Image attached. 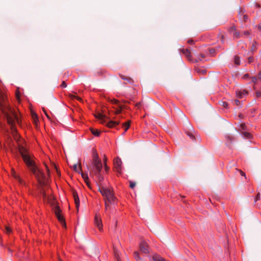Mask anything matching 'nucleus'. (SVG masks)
I'll list each match as a JSON object with an SVG mask.
<instances>
[{
    "label": "nucleus",
    "mask_w": 261,
    "mask_h": 261,
    "mask_svg": "<svg viewBox=\"0 0 261 261\" xmlns=\"http://www.w3.org/2000/svg\"><path fill=\"white\" fill-rule=\"evenodd\" d=\"M19 151L29 169L38 179L40 186V193L43 199L44 200L46 199L47 197L46 191L47 190L48 186L44 174L37 167L33 159L34 156L27 150L23 148V147L21 146L19 148Z\"/></svg>",
    "instance_id": "nucleus-1"
},
{
    "label": "nucleus",
    "mask_w": 261,
    "mask_h": 261,
    "mask_svg": "<svg viewBox=\"0 0 261 261\" xmlns=\"http://www.w3.org/2000/svg\"><path fill=\"white\" fill-rule=\"evenodd\" d=\"M0 108L5 114L8 123L10 125L12 130H15L16 122L19 123V118L16 113L10 108L5 101V97L0 93Z\"/></svg>",
    "instance_id": "nucleus-2"
},
{
    "label": "nucleus",
    "mask_w": 261,
    "mask_h": 261,
    "mask_svg": "<svg viewBox=\"0 0 261 261\" xmlns=\"http://www.w3.org/2000/svg\"><path fill=\"white\" fill-rule=\"evenodd\" d=\"M102 167V163L101 160L98 158V155L96 151L94 150L93 151V161L92 164L90 166H87L88 170L92 169L93 172L97 173L100 170H101Z\"/></svg>",
    "instance_id": "nucleus-3"
},
{
    "label": "nucleus",
    "mask_w": 261,
    "mask_h": 261,
    "mask_svg": "<svg viewBox=\"0 0 261 261\" xmlns=\"http://www.w3.org/2000/svg\"><path fill=\"white\" fill-rule=\"evenodd\" d=\"M99 191L105 197V201H108L110 203H112L115 200L114 194L110 189L101 187L99 188Z\"/></svg>",
    "instance_id": "nucleus-4"
},
{
    "label": "nucleus",
    "mask_w": 261,
    "mask_h": 261,
    "mask_svg": "<svg viewBox=\"0 0 261 261\" xmlns=\"http://www.w3.org/2000/svg\"><path fill=\"white\" fill-rule=\"evenodd\" d=\"M54 212L55 215L58 218V220L60 222L61 224L64 227H66V223L64 217L61 215V210L60 209L59 206L56 205L54 208Z\"/></svg>",
    "instance_id": "nucleus-5"
},
{
    "label": "nucleus",
    "mask_w": 261,
    "mask_h": 261,
    "mask_svg": "<svg viewBox=\"0 0 261 261\" xmlns=\"http://www.w3.org/2000/svg\"><path fill=\"white\" fill-rule=\"evenodd\" d=\"M121 165H122V162L121 159L117 157L114 160V167L116 170L117 172L120 173L121 172Z\"/></svg>",
    "instance_id": "nucleus-6"
},
{
    "label": "nucleus",
    "mask_w": 261,
    "mask_h": 261,
    "mask_svg": "<svg viewBox=\"0 0 261 261\" xmlns=\"http://www.w3.org/2000/svg\"><path fill=\"white\" fill-rule=\"evenodd\" d=\"M95 117L100 120V122L103 124H105V119H109L106 115L102 114L100 113H97L95 115Z\"/></svg>",
    "instance_id": "nucleus-7"
},
{
    "label": "nucleus",
    "mask_w": 261,
    "mask_h": 261,
    "mask_svg": "<svg viewBox=\"0 0 261 261\" xmlns=\"http://www.w3.org/2000/svg\"><path fill=\"white\" fill-rule=\"evenodd\" d=\"M94 222L95 225L98 228L99 230L101 231L102 230V221L100 218L97 215H96L95 216Z\"/></svg>",
    "instance_id": "nucleus-8"
},
{
    "label": "nucleus",
    "mask_w": 261,
    "mask_h": 261,
    "mask_svg": "<svg viewBox=\"0 0 261 261\" xmlns=\"http://www.w3.org/2000/svg\"><path fill=\"white\" fill-rule=\"evenodd\" d=\"M140 251L143 253L147 254V253H149V251L148 249V246L144 242H142L140 244Z\"/></svg>",
    "instance_id": "nucleus-9"
},
{
    "label": "nucleus",
    "mask_w": 261,
    "mask_h": 261,
    "mask_svg": "<svg viewBox=\"0 0 261 261\" xmlns=\"http://www.w3.org/2000/svg\"><path fill=\"white\" fill-rule=\"evenodd\" d=\"M72 193L73 197L74 198L76 207L77 209H78L79 207L80 206V200H79V198L77 193L74 190H72Z\"/></svg>",
    "instance_id": "nucleus-10"
},
{
    "label": "nucleus",
    "mask_w": 261,
    "mask_h": 261,
    "mask_svg": "<svg viewBox=\"0 0 261 261\" xmlns=\"http://www.w3.org/2000/svg\"><path fill=\"white\" fill-rule=\"evenodd\" d=\"M89 170L90 174L91 176H92V175H95L98 178V180L99 181H101V180H103V177L100 174V172H101V170H100L97 173L93 172L92 171V169H89Z\"/></svg>",
    "instance_id": "nucleus-11"
},
{
    "label": "nucleus",
    "mask_w": 261,
    "mask_h": 261,
    "mask_svg": "<svg viewBox=\"0 0 261 261\" xmlns=\"http://www.w3.org/2000/svg\"><path fill=\"white\" fill-rule=\"evenodd\" d=\"M248 94V92L245 90H237L236 91V95L238 98H242L244 95H247Z\"/></svg>",
    "instance_id": "nucleus-12"
},
{
    "label": "nucleus",
    "mask_w": 261,
    "mask_h": 261,
    "mask_svg": "<svg viewBox=\"0 0 261 261\" xmlns=\"http://www.w3.org/2000/svg\"><path fill=\"white\" fill-rule=\"evenodd\" d=\"M177 111L179 112V114L180 115L181 118L183 119V120H184L185 121V122L186 123H187V124H188L189 125V129L192 130L193 129V127L189 124L188 120L187 117H186V116L179 110L177 109Z\"/></svg>",
    "instance_id": "nucleus-13"
},
{
    "label": "nucleus",
    "mask_w": 261,
    "mask_h": 261,
    "mask_svg": "<svg viewBox=\"0 0 261 261\" xmlns=\"http://www.w3.org/2000/svg\"><path fill=\"white\" fill-rule=\"evenodd\" d=\"M119 124V121L111 120L106 123V125L109 127H113Z\"/></svg>",
    "instance_id": "nucleus-14"
},
{
    "label": "nucleus",
    "mask_w": 261,
    "mask_h": 261,
    "mask_svg": "<svg viewBox=\"0 0 261 261\" xmlns=\"http://www.w3.org/2000/svg\"><path fill=\"white\" fill-rule=\"evenodd\" d=\"M226 144L228 147H230L232 141L234 140V138L232 136H227L226 137Z\"/></svg>",
    "instance_id": "nucleus-15"
},
{
    "label": "nucleus",
    "mask_w": 261,
    "mask_h": 261,
    "mask_svg": "<svg viewBox=\"0 0 261 261\" xmlns=\"http://www.w3.org/2000/svg\"><path fill=\"white\" fill-rule=\"evenodd\" d=\"M81 175L88 187H90V182L87 173H81Z\"/></svg>",
    "instance_id": "nucleus-16"
},
{
    "label": "nucleus",
    "mask_w": 261,
    "mask_h": 261,
    "mask_svg": "<svg viewBox=\"0 0 261 261\" xmlns=\"http://www.w3.org/2000/svg\"><path fill=\"white\" fill-rule=\"evenodd\" d=\"M181 51L188 59H191V52L189 49H182Z\"/></svg>",
    "instance_id": "nucleus-17"
},
{
    "label": "nucleus",
    "mask_w": 261,
    "mask_h": 261,
    "mask_svg": "<svg viewBox=\"0 0 261 261\" xmlns=\"http://www.w3.org/2000/svg\"><path fill=\"white\" fill-rule=\"evenodd\" d=\"M118 108H116L115 107H113V108L116 109V111L114 112V113L116 115L121 113L122 110L123 109V106L120 105H118Z\"/></svg>",
    "instance_id": "nucleus-18"
},
{
    "label": "nucleus",
    "mask_w": 261,
    "mask_h": 261,
    "mask_svg": "<svg viewBox=\"0 0 261 261\" xmlns=\"http://www.w3.org/2000/svg\"><path fill=\"white\" fill-rule=\"evenodd\" d=\"M120 76L122 80L126 81L128 83H132L133 82V79L129 77H126L123 75H120Z\"/></svg>",
    "instance_id": "nucleus-19"
},
{
    "label": "nucleus",
    "mask_w": 261,
    "mask_h": 261,
    "mask_svg": "<svg viewBox=\"0 0 261 261\" xmlns=\"http://www.w3.org/2000/svg\"><path fill=\"white\" fill-rule=\"evenodd\" d=\"M153 259L154 261H166L164 258L156 254L153 255Z\"/></svg>",
    "instance_id": "nucleus-20"
},
{
    "label": "nucleus",
    "mask_w": 261,
    "mask_h": 261,
    "mask_svg": "<svg viewBox=\"0 0 261 261\" xmlns=\"http://www.w3.org/2000/svg\"><path fill=\"white\" fill-rule=\"evenodd\" d=\"M12 175L18 181L19 183L22 184V180L20 179V177L16 174L14 170H12Z\"/></svg>",
    "instance_id": "nucleus-21"
},
{
    "label": "nucleus",
    "mask_w": 261,
    "mask_h": 261,
    "mask_svg": "<svg viewBox=\"0 0 261 261\" xmlns=\"http://www.w3.org/2000/svg\"><path fill=\"white\" fill-rule=\"evenodd\" d=\"M90 130L92 134L95 136H99L100 135V132L98 129H95L94 128H91Z\"/></svg>",
    "instance_id": "nucleus-22"
},
{
    "label": "nucleus",
    "mask_w": 261,
    "mask_h": 261,
    "mask_svg": "<svg viewBox=\"0 0 261 261\" xmlns=\"http://www.w3.org/2000/svg\"><path fill=\"white\" fill-rule=\"evenodd\" d=\"M114 251L115 257L116 259V261H120V257H119V255L118 250L116 248H114Z\"/></svg>",
    "instance_id": "nucleus-23"
},
{
    "label": "nucleus",
    "mask_w": 261,
    "mask_h": 261,
    "mask_svg": "<svg viewBox=\"0 0 261 261\" xmlns=\"http://www.w3.org/2000/svg\"><path fill=\"white\" fill-rule=\"evenodd\" d=\"M32 119H33L34 123L36 124L37 123V121H38L37 114L35 113L32 112Z\"/></svg>",
    "instance_id": "nucleus-24"
},
{
    "label": "nucleus",
    "mask_w": 261,
    "mask_h": 261,
    "mask_svg": "<svg viewBox=\"0 0 261 261\" xmlns=\"http://www.w3.org/2000/svg\"><path fill=\"white\" fill-rule=\"evenodd\" d=\"M134 257L137 261H143V259L140 257L138 252L136 251L134 253Z\"/></svg>",
    "instance_id": "nucleus-25"
},
{
    "label": "nucleus",
    "mask_w": 261,
    "mask_h": 261,
    "mask_svg": "<svg viewBox=\"0 0 261 261\" xmlns=\"http://www.w3.org/2000/svg\"><path fill=\"white\" fill-rule=\"evenodd\" d=\"M243 137L245 138L250 139L251 137V134L247 132H243L242 133Z\"/></svg>",
    "instance_id": "nucleus-26"
},
{
    "label": "nucleus",
    "mask_w": 261,
    "mask_h": 261,
    "mask_svg": "<svg viewBox=\"0 0 261 261\" xmlns=\"http://www.w3.org/2000/svg\"><path fill=\"white\" fill-rule=\"evenodd\" d=\"M234 62L235 64L239 65L240 64V57L237 56H235L234 57Z\"/></svg>",
    "instance_id": "nucleus-27"
},
{
    "label": "nucleus",
    "mask_w": 261,
    "mask_h": 261,
    "mask_svg": "<svg viewBox=\"0 0 261 261\" xmlns=\"http://www.w3.org/2000/svg\"><path fill=\"white\" fill-rule=\"evenodd\" d=\"M4 227H5V231L7 234H9L12 232L11 228L9 226L5 225Z\"/></svg>",
    "instance_id": "nucleus-28"
},
{
    "label": "nucleus",
    "mask_w": 261,
    "mask_h": 261,
    "mask_svg": "<svg viewBox=\"0 0 261 261\" xmlns=\"http://www.w3.org/2000/svg\"><path fill=\"white\" fill-rule=\"evenodd\" d=\"M130 124V121H128L127 122H125V123L123 124V126L125 127L124 131L126 132L129 127Z\"/></svg>",
    "instance_id": "nucleus-29"
},
{
    "label": "nucleus",
    "mask_w": 261,
    "mask_h": 261,
    "mask_svg": "<svg viewBox=\"0 0 261 261\" xmlns=\"http://www.w3.org/2000/svg\"><path fill=\"white\" fill-rule=\"evenodd\" d=\"M110 101L112 103V104H114V105H117V106L118 105H120L119 104V101L117 100V99H110Z\"/></svg>",
    "instance_id": "nucleus-30"
},
{
    "label": "nucleus",
    "mask_w": 261,
    "mask_h": 261,
    "mask_svg": "<svg viewBox=\"0 0 261 261\" xmlns=\"http://www.w3.org/2000/svg\"><path fill=\"white\" fill-rule=\"evenodd\" d=\"M219 103H220V105L222 106L224 108H227L228 103L226 101H221L219 102Z\"/></svg>",
    "instance_id": "nucleus-31"
},
{
    "label": "nucleus",
    "mask_w": 261,
    "mask_h": 261,
    "mask_svg": "<svg viewBox=\"0 0 261 261\" xmlns=\"http://www.w3.org/2000/svg\"><path fill=\"white\" fill-rule=\"evenodd\" d=\"M136 183L135 182L129 181V187L131 189H133L136 186Z\"/></svg>",
    "instance_id": "nucleus-32"
},
{
    "label": "nucleus",
    "mask_w": 261,
    "mask_h": 261,
    "mask_svg": "<svg viewBox=\"0 0 261 261\" xmlns=\"http://www.w3.org/2000/svg\"><path fill=\"white\" fill-rule=\"evenodd\" d=\"M187 134L190 137V138L191 139H192L193 140L195 139L194 136L193 135V134L191 132H188L187 133Z\"/></svg>",
    "instance_id": "nucleus-33"
},
{
    "label": "nucleus",
    "mask_w": 261,
    "mask_h": 261,
    "mask_svg": "<svg viewBox=\"0 0 261 261\" xmlns=\"http://www.w3.org/2000/svg\"><path fill=\"white\" fill-rule=\"evenodd\" d=\"M73 169L75 172H79V170L77 168V163H75L73 165Z\"/></svg>",
    "instance_id": "nucleus-34"
},
{
    "label": "nucleus",
    "mask_w": 261,
    "mask_h": 261,
    "mask_svg": "<svg viewBox=\"0 0 261 261\" xmlns=\"http://www.w3.org/2000/svg\"><path fill=\"white\" fill-rule=\"evenodd\" d=\"M197 72L200 74H204L206 72V70L205 69H198L197 70Z\"/></svg>",
    "instance_id": "nucleus-35"
},
{
    "label": "nucleus",
    "mask_w": 261,
    "mask_h": 261,
    "mask_svg": "<svg viewBox=\"0 0 261 261\" xmlns=\"http://www.w3.org/2000/svg\"><path fill=\"white\" fill-rule=\"evenodd\" d=\"M70 96L72 98H76V99H77L79 101H82V98L79 97H77L75 95H71V94H70Z\"/></svg>",
    "instance_id": "nucleus-36"
},
{
    "label": "nucleus",
    "mask_w": 261,
    "mask_h": 261,
    "mask_svg": "<svg viewBox=\"0 0 261 261\" xmlns=\"http://www.w3.org/2000/svg\"><path fill=\"white\" fill-rule=\"evenodd\" d=\"M233 36L236 38H239L240 37V33L239 32H237L236 31H235L233 33Z\"/></svg>",
    "instance_id": "nucleus-37"
},
{
    "label": "nucleus",
    "mask_w": 261,
    "mask_h": 261,
    "mask_svg": "<svg viewBox=\"0 0 261 261\" xmlns=\"http://www.w3.org/2000/svg\"><path fill=\"white\" fill-rule=\"evenodd\" d=\"M255 42H254V43H253V44L250 48L251 52H253L256 49V46H255Z\"/></svg>",
    "instance_id": "nucleus-38"
},
{
    "label": "nucleus",
    "mask_w": 261,
    "mask_h": 261,
    "mask_svg": "<svg viewBox=\"0 0 261 261\" xmlns=\"http://www.w3.org/2000/svg\"><path fill=\"white\" fill-rule=\"evenodd\" d=\"M232 102H234L237 106H239L240 104V101L238 99H234L232 100Z\"/></svg>",
    "instance_id": "nucleus-39"
},
{
    "label": "nucleus",
    "mask_w": 261,
    "mask_h": 261,
    "mask_svg": "<svg viewBox=\"0 0 261 261\" xmlns=\"http://www.w3.org/2000/svg\"><path fill=\"white\" fill-rule=\"evenodd\" d=\"M235 31H236V28H235V27L234 26L231 27L229 29V31L230 32H233V33Z\"/></svg>",
    "instance_id": "nucleus-40"
},
{
    "label": "nucleus",
    "mask_w": 261,
    "mask_h": 261,
    "mask_svg": "<svg viewBox=\"0 0 261 261\" xmlns=\"http://www.w3.org/2000/svg\"><path fill=\"white\" fill-rule=\"evenodd\" d=\"M253 61V58L252 57H250L248 58V62L249 63H251Z\"/></svg>",
    "instance_id": "nucleus-41"
},
{
    "label": "nucleus",
    "mask_w": 261,
    "mask_h": 261,
    "mask_svg": "<svg viewBox=\"0 0 261 261\" xmlns=\"http://www.w3.org/2000/svg\"><path fill=\"white\" fill-rule=\"evenodd\" d=\"M257 80V77L256 76H253L251 78V81L253 83H255Z\"/></svg>",
    "instance_id": "nucleus-42"
},
{
    "label": "nucleus",
    "mask_w": 261,
    "mask_h": 261,
    "mask_svg": "<svg viewBox=\"0 0 261 261\" xmlns=\"http://www.w3.org/2000/svg\"><path fill=\"white\" fill-rule=\"evenodd\" d=\"M61 87L62 88H65L67 87V85L64 81L62 82V83L61 85Z\"/></svg>",
    "instance_id": "nucleus-43"
},
{
    "label": "nucleus",
    "mask_w": 261,
    "mask_h": 261,
    "mask_svg": "<svg viewBox=\"0 0 261 261\" xmlns=\"http://www.w3.org/2000/svg\"><path fill=\"white\" fill-rule=\"evenodd\" d=\"M109 202L107 201H105V207L106 209H108L109 207Z\"/></svg>",
    "instance_id": "nucleus-44"
},
{
    "label": "nucleus",
    "mask_w": 261,
    "mask_h": 261,
    "mask_svg": "<svg viewBox=\"0 0 261 261\" xmlns=\"http://www.w3.org/2000/svg\"><path fill=\"white\" fill-rule=\"evenodd\" d=\"M256 96L257 97H259L261 96V92L257 91L256 92Z\"/></svg>",
    "instance_id": "nucleus-45"
},
{
    "label": "nucleus",
    "mask_w": 261,
    "mask_h": 261,
    "mask_svg": "<svg viewBox=\"0 0 261 261\" xmlns=\"http://www.w3.org/2000/svg\"><path fill=\"white\" fill-rule=\"evenodd\" d=\"M260 199V193H258L257 194L256 198H255V201H257Z\"/></svg>",
    "instance_id": "nucleus-46"
},
{
    "label": "nucleus",
    "mask_w": 261,
    "mask_h": 261,
    "mask_svg": "<svg viewBox=\"0 0 261 261\" xmlns=\"http://www.w3.org/2000/svg\"><path fill=\"white\" fill-rule=\"evenodd\" d=\"M243 19L244 21H246L248 19V16L246 15H243Z\"/></svg>",
    "instance_id": "nucleus-47"
},
{
    "label": "nucleus",
    "mask_w": 261,
    "mask_h": 261,
    "mask_svg": "<svg viewBox=\"0 0 261 261\" xmlns=\"http://www.w3.org/2000/svg\"><path fill=\"white\" fill-rule=\"evenodd\" d=\"M256 77H257V80L261 79V72L258 73V74L257 76H256Z\"/></svg>",
    "instance_id": "nucleus-48"
},
{
    "label": "nucleus",
    "mask_w": 261,
    "mask_h": 261,
    "mask_svg": "<svg viewBox=\"0 0 261 261\" xmlns=\"http://www.w3.org/2000/svg\"><path fill=\"white\" fill-rule=\"evenodd\" d=\"M240 126L243 129H245L246 125L245 124H241Z\"/></svg>",
    "instance_id": "nucleus-49"
},
{
    "label": "nucleus",
    "mask_w": 261,
    "mask_h": 261,
    "mask_svg": "<svg viewBox=\"0 0 261 261\" xmlns=\"http://www.w3.org/2000/svg\"><path fill=\"white\" fill-rule=\"evenodd\" d=\"M240 173H241V175L245 176L246 175H245V173L244 172H243L241 170H240Z\"/></svg>",
    "instance_id": "nucleus-50"
},
{
    "label": "nucleus",
    "mask_w": 261,
    "mask_h": 261,
    "mask_svg": "<svg viewBox=\"0 0 261 261\" xmlns=\"http://www.w3.org/2000/svg\"><path fill=\"white\" fill-rule=\"evenodd\" d=\"M244 34L245 35H249V32L248 31H245V32H244Z\"/></svg>",
    "instance_id": "nucleus-51"
},
{
    "label": "nucleus",
    "mask_w": 261,
    "mask_h": 261,
    "mask_svg": "<svg viewBox=\"0 0 261 261\" xmlns=\"http://www.w3.org/2000/svg\"><path fill=\"white\" fill-rule=\"evenodd\" d=\"M45 115H46V116L47 117V118H48V119H50V117L49 116V115H48V114L47 113V112H45Z\"/></svg>",
    "instance_id": "nucleus-52"
},
{
    "label": "nucleus",
    "mask_w": 261,
    "mask_h": 261,
    "mask_svg": "<svg viewBox=\"0 0 261 261\" xmlns=\"http://www.w3.org/2000/svg\"><path fill=\"white\" fill-rule=\"evenodd\" d=\"M193 41L192 40H189L188 41V42L190 44H192L193 43Z\"/></svg>",
    "instance_id": "nucleus-53"
},
{
    "label": "nucleus",
    "mask_w": 261,
    "mask_h": 261,
    "mask_svg": "<svg viewBox=\"0 0 261 261\" xmlns=\"http://www.w3.org/2000/svg\"><path fill=\"white\" fill-rule=\"evenodd\" d=\"M105 170H106V171H108V169H109L108 167L106 164H105Z\"/></svg>",
    "instance_id": "nucleus-54"
},
{
    "label": "nucleus",
    "mask_w": 261,
    "mask_h": 261,
    "mask_svg": "<svg viewBox=\"0 0 261 261\" xmlns=\"http://www.w3.org/2000/svg\"><path fill=\"white\" fill-rule=\"evenodd\" d=\"M248 77V74H245V75L243 76V77H244V79L247 78V77Z\"/></svg>",
    "instance_id": "nucleus-55"
},
{
    "label": "nucleus",
    "mask_w": 261,
    "mask_h": 261,
    "mask_svg": "<svg viewBox=\"0 0 261 261\" xmlns=\"http://www.w3.org/2000/svg\"><path fill=\"white\" fill-rule=\"evenodd\" d=\"M258 30H261V24H259L257 27Z\"/></svg>",
    "instance_id": "nucleus-56"
},
{
    "label": "nucleus",
    "mask_w": 261,
    "mask_h": 261,
    "mask_svg": "<svg viewBox=\"0 0 261 261\" xmlns=\"http://www.w3.org/2000/svg\"><path fill=\"white\" fill-rule=\"evenodd\" d=\"M200 57L202 58H204L205 57V56L204 54H200Z\"/></svg>",
    "instance_id": "nucleus-57"
},
{
    "label": "nucleus",
    "mask_w": 261,
    "mask_h": 261,
    "mask_svg": "<svg viewBox=\"0 0 261 261\" xmlns=\"http://www.w3.org/2000/svg\"><path fill=\"white\" fill-rule=\"evenodd\" d=\"M141 105V102H139L136 104V107H139Z\"/></svg>",
    "instance_id": "nucleus-58"
},
{
    "label": "nucleus",
    "mask_w": 261,
    "mask_h": 261,
    "mask_svg": "<svg viewBox=\"0 0 261 261\" xmlns=\"http://www.w3.org/2000/svg\"><path fill=\"white\" fill-rule=\"evenodd\" d=\"M221 42H224V37H223V36H222V40H221Z\"/></svg>",
    "instance_id": "nucleus-59"
},
{
    "label": "nucleus",
    "mask_w": 261,
    "mask_h": 261,
    "mask_svg": "<svg viewBox=\"0 0 261 261\" xmlns=\"http://www.w3.org/2000/svg\"><path fill=\"white\" fill-rule=\"evenodd\" d=\"M45 166H46V165H45ZM46 167L47 172L49 173V169H48V168L47 166H46Z\"/></svg>",
    "instance_id": "nucleus-60"
},
{
    "label": "nucleus",
    "mask_w": 261,
    "mask_h": 261,
    "mask_svg": "<svg viewBox=\"0 0 261 261\" xmlns=\"http://www.w3.org/2000/svg\"><path fill=\"white\" fill-rule=\"evenodd\" d=\"M43 111L44 114L45 113V112H46V110H45L44 108H43Z\"/></svg>",
    "instance_id": "nucleus-61"
},
{
    "label": "nucleus",
    "mask_w": 261,
    "mask_h": 261,
    "mask_svg": "<svg viewBox=\"0 0 261 261\" xmlns=\"http://www.w3.org/2000/svg\"><path fill=\"white\" fill-rule=\"evenodd\" d=\"M43 111L44 114L45 113V112H46V110H45L44 108H43Z\"/></svg>",
    "instance_id": "nucleus-62"
},
{
    "label": "nucleus",
    "mask_w": 261,
    "mask_h": 261,
    "mask_svg": "<svg viewBox=\"0 0 261 261\" xmlns=\"http://www.w3.org/2000/svg\"><path fill=\"white\" fill-rule=\"evenodd\" d=\"M55 168L57 170V172L58 173V170H57V167L56 166H55Z\"/></svg>",
    "instance_id": "nucleus-63"
},
{
    "label": "nucleus",
    "mask_w": 261,
    "mask_h": 261,
    "mask_svg": "<svg viewBox=\"0 0 261 261\" xmlns=\"http://www.w3.org/2000/svg\"><path fill=\"white\" fill-rule=\"evenodd\" d=\"M240 118H242V114H240L239 116Z\"/></svg>",
    "instance_id": "nucleus-64"
}]
</instances>
